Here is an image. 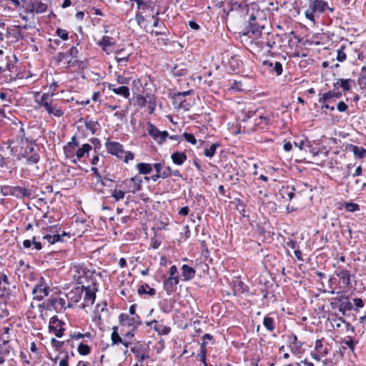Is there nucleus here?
Wrapping results in <instances>:
<instances>
[{"mask_svg": "<svg viewBox=\"0 0 366 366\" xmlns=\"http://www.w3.org/2000/svg\"><path fill=\"white\" fill-rule=\"evenodd\" d=\"M238 12L243 17L244 21L249 23L247 34L251 39V43L258 49H267L269 51L274 49L277 44L280 43L281 37L279 34L266 31L264 25L257 21V15L261 14V11H255L253 8L249 9L245 5L240 8Z\"/></svg>", "mask_w": 366, "mask_h": 366, "instance_id": "1", "label": "nucleus"}, {"mask_svg": "<svg viewBox=\"0 0 366 366\" xmlns=\"http://www.w3.org/2000/svg\"><path fill=\"white\" fill-rule=\"evenodd\" d=\"M106 148L109 153L115 155L117 158L123 159L127 163L134 159V154L131 152H125L123 146L117 142H109L106 143Z\"/></svg>", "mask_w": 366, "mask_h": 366, "instance_id": "2", "label": "nucleus"}, {"mask_svg": "<svg viewBox=\"0 0 366 366\" xmlns=\"http://www.w3.org/2000/svg\"><path fill=\"white\" fill-rule=\"evenodd\" d=\"M310 1V7L315 11V12L322 13L328 8L327 3L323 0H315L310 1V0H295L294 2V6L295 9H300L307 5V2Z\"/></svg>", "mask_w": 366, "mask_h": 366, "instance_id": "3", "label": "nucleus"}, {"mask_svg": "<svg viewBox=\"0 0 366 366\" xmlns=\"http://www.w3.org/2000/svg\"><path fill=\"white\" fill-rule=\"evenodd\" d=\"M142 179L139 176L125 179L119 187L125 190L127 193H135L142 188Z\"/></svg>", "mask_w": 366, "mask_h": 366, "instance_id": "4", "label": "nucleus"}, {"mask_svg": "<svg viewBox=\"0 0 366 366\" xmlns=\"http://www.w3.org/2000/svg\"><path fill=\"white\" fill-rule=\"evenodd\" d=\"M45 234L43 239L46 240L49 244H53L59 241V232L61 227L58 224L50 225L44 229Z\"/></svg>", "mask_w": 366, "mask_h": 366, "instance_id": "5", "label": "nucleus"}, {"mask_svg": "<svg viewBox=\"0 0 366 366\" xmlns=\"http://www.w3.org/2000/svg\"><path fill=\"white\" fill-rule=\"evenodd\" d=\"M271 116L269 114H263L259 112L254 113V117L253 119V125L249 129L254 131L255 129H264L267 128L268 124L270 123Z\"/></svg>", "mask_w": 366, "mask_h": 366, "instance_id": "6", "label": "nucleus"}, {"mask_svg": "<svg viewBox=\"0 0 366 366\" xmlns=\"http://www.w3.org/2000/svg\"><path fill=\"white\" fill-rule=\"evenodd\" d=\"M49 292V291L48 286L44 283V278L41 277L39 282L34 287L32 290L34 299L40 301L45 297L48 296Z\"/></svg>", "mask_w": 366, "mask_h": 366, "instance_id": "7", "label": "nucleus"}, {"mask_svg": "<svg viewBox=\"0 0 366 366\" xmlns=\"http://www.w3.org/2000/svg\"><path fill=\"white\" fill-rule=\"evenodd\" d=\"M4 194H11L17 198H31V192L21 187H4Z\"/></svg>", "mask_w": 366, "mask_h": 366, "instance_id": "8", "label": "nucleus"}, {"mask_svg": "<svg viewBox=\"0 0 366 366\" xmlns=\"http://www.w3.org/2000/svg\"><path fill=\"white\" fill-rule=\"evenodd\" d=\"M62 325L63 322L60 321L56 316H54L49 321V331L53 332L57 337H61L64 331Z\"/></svg>", "mask_w": 366, "mask_h": 366, "instance_id": "9", "label": "nucleus"}, {"mask_svg": "<svg viewBox=\"0 0 366 366\" xmlns=\"http://www.w3.org/2000/svg\"><path fill=\"white\" fill-rule=\"evenodd\" d=\"M148 133L154 140L157 141L159 144H162L163 142H164L169 135L167 131L161 132L152 124H149Z\"/></svg>", "mask_w": 366, "mask_h": 366, "instance_id": "10", "label": "nucleus"}, {"mask_svg": "<svg viewBox=\"0 0 366 366\" xmlns=\"http://www.w3.org/2000/svg\"><path fill=\"white\" fill-rule=\"evenodd\" d=\"M21 157L26 158L27 163L29 164H36L39 161V156L36 152H34L33 147H29L24 153L19 154V159Z\"/></svg>", "mask_w": 366, "mask_h": 366, "instance_id": "11", "label": "nucleus"}, {"mask_svg": "<svg viewBox=\"0 0 366 366\" xmlns=\"http://www.w3.org/2000/svg\"><path fill=\"white\" fill-rule=\"evenodd\" d=\"M111 341L112 345H117L119 344H122L126 350L129 347V345L131 344L127 340L121 337L118 332L117 327H112V332L111 335Z\"/></svg>", "mask_w": 366, "mask_h": 366, "instance_id": "12", "label": "nucleus"}, {"mask_svg": "<svg viewBox=\"0 0 366 366\" xmlns=\"http://www.w3.org/2000/svg\"><path fill=\"white\" fill-rule=\"evenodd\" d=\"M179 282V277H168L164 281V289L167 295H171L177 290V285Z\"/></svg>", "mask_w": 366, "mask_h": 366, "instance_id": "13", "label": "nucleus"}, {"mask_svg": "<svg viewBox=\"0 0 366 366\" xmlns=\"http://www.w3.org/2000/svg\"><path fill=\"white\" fill-rule=\"evenodd\" d=\"M153 324H154V326L153 327L154 330L158 332L159 335H167L171 330L169 327H167L162 323L158 322L157 320H152L147 322V325L149 327H151Z\"/></svg>", "mask_w": 366, "mask_h": 366, "instance_id": "14", "label": "nucleus"}, {"mask_svg": "<svg viewBox=\"0 0 366 366\" xmlns=\"http://www.w3.org/2000/svg\"><path fill=\"white\" fill-rule=\"evenodd\" d=\"M153 167L156 172L160 174L161 178L166 179L172 176V169L169 167H164L162 163H155Z\"/></svg>", "mask_w": 366, "mask_h": 366, "instance_id": "15", "label": "nucleus"}, {"mask_svg": "<svg viewBox=\"0 0 366 366\" xmlns=\"http://www.w3.org/2000/svg\"><path fill=\"white\" fill-rule=\"evenodd\" d=\"M9 341L5 340L3 341L2 344H0V365H2L7 356L9 355L11 352V347L8 344Z\"/></svg>", "mask_w": 366, "mask_h": 366, "instance_id": "16", "label": "nucleus"}, {"mask_svg": "<svg viewBox=\"0 0 366 366\" xmlns=\"http://www.w3.org/2000/svg\"><path fill=\"white\" fill-rule=\"evenodd\" d=\"M335 274L342 281L344 285L346 286L350 285V274L348 270L338 267L335 271Z\"/></svg>", "mask_w": 366, "mask_h": 366, "instance_id": "17", "label": "nucleus"}, {"mask_svg": "<svg viewBox=\"0 0 366 366\" xmlns=\"http://www.w3.org/2000/svg\"><path fill=\"white\" fill-rule=\"evenodd\" d=\"M263 65L267 67L270 71L274 72L277 76L282 73V66L279 61L272 62L270 61H264Z\"/></svg>", "mask_w": 366, "mask_h": 366, "instance_id": "18", "label": "nucleus"}, {"mask_svg": "<svg viewBox=\"0 0 366 366\" xmlns=\"http://www.w3.org/2000/svg\"><path fill=\"white\" fill-rule=\"evenodd\" d=\"M340 305L338 306L339 311L342 312V315H345L346 311H350L352 309V305L349 301L347 297H341L339 298Z\"/></svg>", "mask_w": 366, "mask_h": 366, "instance_id": "19", "label": "nucleus"}, {"mask_svg": "<svg viewBox=\"0 0 366 366\" xmlns=\"http://www.w3.org/2000/svg\"><path fill=\"white\" fill-rule=\"evenodd\" d=\"M109 89L112 91L114 94L121 95L126 99L129 98L130 96L129 89L126 86L115 87L114 84H109Z\"/></svg>", "mask_w": 366, "mask_h": 366, "instance_id": "20", "label": "nucleus"}, {"mask_svg": "<svg viewBox=\"0 0 366 366\" xmlns=\"http://www.w3.org/2000/svg\"><path fill=\"white\" fill-rule=\"evenodd\" d=\"M49 302L51 303V306L56 312H59L61 310H65L66 308V301L64 298L59 297L56 299L50 300ZM69 306L70 304L67 305V307Z\"/></svg>", "mask_w": 366, "mask_h": 366, "instance_id": "21", "label": "nucleus"}, {"mask_svg": "<svg viewBox=\"0 0 366 366\" xmlns=\"http://www.w3.org/2000/svg\"><path fill=\"white\" fill-rule=\"evenodd\" d=\"M36 102L39 107H44L46 110L52 103V95L44 93L41 95L40 99H36Z\"/></svg>", "mask_w": 366, "mask_h": 366, "instance_id": "22", "label": "nucleus"}, {"mask_svg": "<svg viewBox=\"0 0 366 366\" xmlns=\"http://www.w3.org/2000/svg\"><path fill=\"white\" fill-rule=\"evenodd\" d=\"M290 340V348L292 353L296 354L300 352V349L302 347V344L298 342L297 337L296 335H292L289 337Z\"/></svg>", "mask_w": 366, "mask_h": 366, "instance_id": "23", "label": "nucleus"}, {"mask_svg": "<svg viewBox=\"0 0 366 366\" xmlns=\"http://www.w3.org/2000/svg\"><path fill=\"white\" fill-rule=\"evenodd\" d=\"M196 271L193 267L184 264L182 267V274L184 280L188 281L192 280L195 275Z\"/></svg>", "mask_w": 366, "mask_h": 366, "instance_id": "24", "label": "nucleus"}, {"mask_svg": "<svg viewBox=\"0 0 366 366\" xmlns=\"http://www.w3.org/2000/svg\"><path fill=\"white\" fill-rule=\"evenodd\" d=\"M353 82L352 79H337V81L334 83L335 87H341L344 92L350 90V84Z\"/></svg>", "mask_w": 366, "mask_h": 366, "instance_id": "25", "label": "nucleus"}, {"mask_svg": "<svg viewBox=\"0 0 366 366\" xmlns=\"http://www.w3.org/2000/svg\"><path fill=\"white\" fill-rule=\"evenodd\" d=\"M171 158L173 163L177 165H182L186 161L187 156L184 152H176L172 154Z\"/></svg>", "mask_w": 366, "mask_h": 366, "instance_id": "26", "label": "nucleus"}, {"mask_svg": "<svg viewBox=\"0 0 366 366\" xmlns=\"http://www.w3.org/2000/svg\"><path fill=\"white\" fill-rule=\"evenodd\" d=\"M137 292L140 295H148L149 296H154L156 294L155 289L150 287L147 284L139 286Z\"/></svg>", "mask_w": 366, "mask_h": 366, "instance_id": "27", "label": "nucleus"}, {"mask_svg": "<svg viewBox=\"0 0 366 366\" xmlns=\"http://www.w3.org/2000/svg\"><path fill=\"white\" fill-rule=\"evenodd\" d=\"M98 44L104 51H107L109 46L114 44V41L110 36H104Z\"/></svg>", "mask_w": 366, "mask_h": 366, "instance_id": "28", "label": "nucleus"}, {"mask_svg": "<svg viewBox=\"0 0 366 366\" xmlns=\"http://www.w3.org/2000/svg\"><path fill=\"white\" fill-rule=\"evenodd\" d=\"M153 167H154L152 164H148V163H143V162L139 163L137 165V169L139 173L142 174H150Z\"/></svg>", "mask_w": 366, "mask_h": 366, "instance_id": "29", "label": "nucleus"}, {"mask_svg": "<svg viewBox=\"0 0 366 366\" xmlns=\"http://www.w3.org/2000/svg\"><path fill=\"white\" fill-rule=\"evenodd\" d=\"M17 62L16 56L13 54L11 56H7L6 57V65L5 67L7 71L9 72H12L13 69L15 68V65Z\"/></svg>", "mask_w": 366, "mask_h": 366, "instance_id": "30", "label": "nucleus"}, {"mask_svg": "<svg viewBox=\"0 0 366 366\" xmlns=\"http://www.w3.org/2000/svg\"><path fill=\"white\" fill-rule=\"evenodd\" d=\"M95 298H96L95 293L93 291H92L89 289H86V292H85L84 299V305L89 306V305L94 304V302L95 301Z\"/></svg>", "mask_w": 366, "mask_h": 366, "instance_id": "31", "label": "nucleus"}, {"mask_svg": "<svg viewBox=\"0 0 366 366\" xmlns=\"http://www.w3.org/2000/svg\"><path fill=\"white\" fill-rule=\"evenodd\" d=\"M166 31H167V29L164 28V31H155L152 32L156 36H158L159 35L164 36V37L158 38L157 39V44L159 45L166 46L167 44L168 39L167 37Z\"/></svg>", "mask_w": 366, "mask_h": 366, "instance_id": "32", "label": "nucleus"}, {"mask_svg": "<svg viewBox=\"0 0 366 366\" xmlns=\"http://www.w3.org/2000/svg\"><path fill=\"white\" fill-rule=\"evenodd\" d=\"M46 111L49 114H52L54 117H60L64 115V112L57 105L52 104L49 106V108L46 109Z\"/></svg>", "mask_w": 366, "mask_h": 366, "instance_id": "33", "label": "nucleus"}, {"mask_svg": "<svg viewBox=\"0 0 366 366\" xmlns=\"http://www.w3.org/2000/svg\"><path fill=\"white\" fill-rule=\"evenodd\" d=\"M350 148L355 156L358 158H364L366 156V149L364 147H358L357 145H351Z\"/></svg>", "mask_w": 366, "mask_h": 366, "instance_id": "34", "label": "nucleus"}, {"mask_svg": "<svg viewBox=\"0 0 366 366\" xmlns=\"http://www.w3.org/2000/svg\"><path fill=\"white\" fill-rule=\"evenodd\" d=\"M92 147L89 144H84L81 148H79L76 152V157L78 159L82 158L84 154H88L90 150H92Z\"/></svg>", "mask_w": 366, "mask_h": 366, "instance_id": "35", "label": "nucleus"}, {"mask_svg": "<svg viewBox=\"0 0 366 366\" xmlns=\"http://www.w3.org/2000/svg\"><path fill=\"white\" fill-rule=\"evenodd\" d=\"M47 5L42 2H33L31 4V10L36 13H43L46 11Z\"/></svg>", "mask_w": 366, "mask_h": 366, "instance_id": "36", "label": "nucleus"}, {"mask_svg": "<svg viewBox=\"0 0 366 366\" xmlns=\"http://www.w3.org/2000/svg\"><path fill=\"white\" fill-rule=\"evenodd\" d=\"M342 94L340 92H328L323 94L322 97L320 98L319 102L324 103L325 101L329 100L332 98H340Z\"/></svg>", "mask_w": 366, "mask_h": 366, "instance_id": "37", "label": "nucleus"}, {"mask_svg": "<svg viewBox=\"0 0 366 366\" xmlns=\"http://www.w3.org/2000/svg\"><path fill=\"white\" fill-rule=\"evenodd\" d=\"M154 7V4L151 1H144L141 0L137 4V9L138 10H142L144 11L146 9H151L152 11H153Z\"/></svg>", "mask_w": 366, "mask_h": 366, "instance_id": "38", "label": "nucleus"}, {"mask_svg": "<svg viewBox=\"0 0 366 366\" xmlns=\"http://www.w3.org/2000/svg\"><path fill=\"white\" fill-rule=\"evenodd\" d=\"M294 144L295 147H298L300 150H305L307 151V149H310L311 147L310 142L308 141L307 139H300L299 141H295L294 142Z\"/></svg>", "mask_w": 366, "mask_h": 366, "instance_id": "39", "label": "nucleus"}, {"mask_svg": "<svg viewBox=\"0 0 366 366\" xmlns=\"http://www.w3.org/2000/svg\"><path fill=\"white\" fill-rule=\"evenodd\" d=\"M315 347V350H317L318 352L322 356L327 355L329 352L328 348L327 347H323L322 342L321 340H316Z\"/></svg>", "mask_w": 366, "mask_h": 366, "instance_id": "40", "label": "nucleus"}, {"mask_svg": "<svg viewBox=\"0 0 366 366\" xmlns=\"http://www.w3.org/2000/svg\"><path fill=\"white\" fill-rule=\"evenodd\" d=\"M218 147H219V144L214 143L210 146V147L205 148L204 150V156H206L207 157H210V158L212 157L215 154L216 150Z\"/></svg>", "mask_w": 366, "mask_h": 366, "instance_id": "41", "label": "nucleus"}, {"mask_svg": "<svg viewBox=\"0 0 366 366\" xmlns=\"http://www.w3.org/2000/svg\"><path fill=\"white\" fill-rule=\"evenodd\" d=\"M75 271L78 273L77 274V281L79 284L83 283L82 279L84 276H86V274L89 272V271H86L84 268L82 267H75ZM76 276V274H75Z\"/></svg>", "mask_w": 366, "mask_h": 366, "instance_id": "42", "label": "nucleus"}, {"mask_svg": "<svg viewBox=\"0 0 366 366\" xmlns=\"http://www.w3.org/2000/svg\"><path fill=\"white\" fill-rule=\"evenodd\" d=\"M263 325L268 331L272 332L274 329V319L270 317H265L263 320Z\"/></svg>", "mask_w": 366, "mask_h": 366, "instance_id": "43", "label": "nucleus"}, {"mask_svg": "<svg viewBox=\"0 0 366 366\" xmlns=\"http://www.w3.org/2000/svg\"><path fill=\"white\" fill-rule=\"evenodd\" d=\"M147 104L148 105L149 113L153 114L156 107V98L153 95L148 96Z\"/></svg>", "mask_w": 366, "mask_h": 366, "instance_id": "44", "label": "nucleus"}, {"mask_svg": "<svg viewBox=\"0 0 366 366\" xmlns=\"http://www.w3.org/2000/svg\"><path fill=\"white\" fill-rule=\"evenodd\" d=\"M345 49L346 46L345 45H342L340 48L337 50V60L338 61L342 62L346 59L347 55L346 53L345 52Z\"/></svg>", "mask_w": 366, "mask_h": 366, "instance_id": "45", "label": "nucleus"}, {"mask_svg": "<svg viewBox=\"0 0 366 366\" xmlns=\"http://www.w3.org/2000/svg\"><path fill=\"white\" fill-rule=\"evenodd\" d=\"M77 350L81 355H87L91 351L89 346L83 343L79 345Z\"/></svg>", "mask_w": 366, "mask_h": 366, "instance_id": "46", "label": "nucleus"}, {"mask_svg": "<svg viewBox=\"0 0 366 366\" xmlns=\"http://www.w3.org/2000/svg\"><path fill=\"white\" fill-rule=\"evenodd\" d=\"M122 52H123V49H120V50L117 51V53L118 55L115 56L116 61L119 64L126 63L129 60V54H127L126 56H120Z\"/></svg>", "mask_w": 366, "mask_h": 366, "instance_id": "47", "label": "nucleus"}, {"mask_svg": "<svg viewBox=\"0 0 366 366\" xmlns=\"http://www.w3.org/2000/svg\"><path fill=\"white\" fill-rule=\"evenodd\" d=\"M78 146H79V143L76 142V137H73L71 139V142H69L68 145L64 147V150H65L66 154L68 155L69 153H71L70 149H67V147L74 149V148L77 147Z\"/></svg>", "mask_w": 366, "mask_h": 366, "instance_id": "48", "label": "nucleus"}, {"mask_svg": "<svg viewBox=\"0 0 366 366\" xmlns=\"http://www.w3.org/2000/svg\"><path fill=\"white\" fill-rule=\"evenodd\" d=\"M206 354H207V349L206 346H204V343H202L200 347V352L197 355L198 358L202 362H204L206 360Z\"/></svg>", "mask_w": 366, "mask_h": 366, "instance_id": "49", "label": "nucleus"}, {"mask_svg": "<svg viewBox=\"0 0 366 366\" xmlns=\"http://www.w3.org/2000/svg\"><path fill=\"white\" fill-rule=\"evenodd\" d=\"M359 84L366 86V66H362L361 69V74L358 79Z\"/></svg>", "mask_w": 366, "mask_h": 366, "instance_id": "50", "label": "nucleus"}, {"mask_svg": "<svg viewBox=\"0 0 366 366\" xmlns=\"http://www.w3.org/2000/svg\"><path fill=\"white\" fill-rule=\"evenodd\" d=\"M127 192L121 188V189H114L112 196L116 200L122 199L124 197V194Z\"/></svg>", "mask_w": 366, "mask_h": 366, "instance_id": "51", "label": "nucleus"}, {"mask_svg": "<svg viewBox=\"0 0 366 366\" xmlns=\"http://www.w3.org/2000/svg\"><path fill=\"white\" fill-rule=\"evenodd\" d=\"M56 35L62 40H67L69 38L68 32L66 30L58 28L56 31Z\"/></svg>", "mask_w": 366, "mask_h": 366, "instance_id": "52", "label": "nucleus"}, {"mask_svg": "<svg viewBox=\"0 0 366 366\" xmlns=\"http://www.w3.org/2000/svg\"><path fill=\"white\" fill-rule=\"evenodd\" d=\"M148 96H149V95L147 94L145 97H143L142 95L137 96V104L139 107H145L147 105V99H148Z\"/></svg>", "mask_w": 366, "mask_h": 366, "instance_id": "53", "label": "nucleus"}, {"mask_svg": "<svg viewBox=\"0 0 366 366\" xmlns=\"http://www.w3.org/2000/svg\"><path fill=\"white\" fill-rule=\"evenodd\" d=\"M183 137L187 142L191 143L192 144H195L197 143L196 138L192 134L184 132L183 134Z\"/></svg>", "mask_w": 366, "mask_h": 366, "instance_id": "54", "label": "nucleus"}, {"mask_svg": "<svg viewBox=\"0 0 366 366\" xmlns=\"http://www.w3.org/2000/svg\"><path fill=\"white\" fill-rule=\"evenodd\" d=\"M119 321H120L122 327L131 325L129 317L127 315L122 314L119 316Z\"/></svg>", "mask_w": 366, "mask_h": 366, "instance_id": "55", "label": "nucleus"}, {"mask_svg": "<svg viewBox=\"0 0 366 366\" xmlns=\"http://www.w3.org/2000/svg\"><path fill=\"white\" fill-rule=\"evenodd\" d=\"M97 124V122H95L93 121H89V122H86L85 127L87 129L90 130L92 134H94Z\"/></svg>", "mask_w": 366, "mask_h": 366, "instance_id": "56", "label": "nucleus"}, {"mask_svg": "<svg viewBox=\"0 0 366 366\" xmlns=\"http://www.w3.org/2000/svg\"><path fill=\"white\" fill-rule=\"evenodd\" d=\"M59 366H69V355L67 352H64L63 357L59 362Z\"/></svg>", "mask_w": 366, "mask_h": 366, "instance_id": "57", "label": "nucleus"}, {"mask_svg": "<svg viewBox=\"0 0 366 366\" xmlns=\"http://www.w3.org/2000/svg\"><path fill=\"white\" fill-rule=\"evenodd\" d=\"M51 344L52 347L56 348V350H60L64 345V342L59 341L56 340L55 338H52L51 340Z\"/></svg>", "mask_w": 366, "mask_h": 366, "instance_id": "58", "label": "nucleus"}, {"mask_svg": "<svg viewBox=\"0 0 366 366\" xmlns=\"http://www.w3.org/2000/svg\"><path fill=\"white\" fill-rule=\"evenodd\" d=\"M135 19L139 26H142L145 22V18L142 14V12H137L135 15Z\"/></svg>", "mask_w": 366, "mask_h": 366, "instance_id": "59", "label": "nucleus"}, {"mask_svg": "<svg viewBox=\"0 0 366 366\" xmlns=\"http://www.w3.org/2000/svg\"><path fill=\"white\" fill-rule=\"evenodd\" d=\"M314 13H315V11H313V9H312L310 7L305 12L306 18L312 21L313 23H315V21Z\"/></svg>", "mask_w": 366, "mask_h": 366, "instance_id": "60", "label": "nucleus"}, {"mask_svg": "<svg viewBox=\"0 0 366 366\" xmlns=\"http://www.w3.org/2000/svg\"><path fill=\"white\" fill-rule=\"evenodd\" d=\"M343 343L347 345L352 352H354L355 346L357 342H354L351 338L347 340H345Z\"/></svg>", "mask_w": 366, "mask_h": 366, "instance_id": "61", "label": "nucleus"}, {"mask_svg": "<svg viewBox=\"0 0 366 366\" xmlns=\"http://www.w3.org/2000/svg\"><path fill=\"white\" fill-rule=\"evenodd\" d=\"M169 277H179L177 267L175 265L169 268Z\"/></svg>", "mask_w": 366, "mask_h": 366, "instance_id": "62", "label": "nucleus"}, {"mask_svg": "<svg viewBox=\"0 0 366 366\" xmlns=\"http://www.w3.org/2000/svg\"><path fill=\"white\" fill-rule=\"evenodd\" d=\"M117 81L120 84H127L129 81V78L125 77L124 76L118 75L117 77Z\"/></svg>", "mask_w": 366, "mask_h": 366, "instance_id": "63", "label": "nucleus"}, {"mask_svg": "<svg viewBox=\"0 0 366 366\" xmlns=\"http://www.w3.org/2000/svg\"><path fill=\"white\" fill-rule=\"evenodd\" d=\"M337 109L340 112H344L348 109V106L344 102H340L337 105Z\"/></svg>", "mask_w": 366, "mask_h": 366, "instance_id": "64", "label": "nucleus"}]
</instances>
